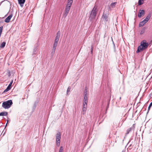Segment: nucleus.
<instances>
[{"label": "nucleus", "mask_w": 152, "mask_h": 152, "mask_svg": "<svg viewBox=\"0 0 152 152\" xmlns=\"http://www.w3.org/2000/svg\"><path fill=\"white\" fill-rule=\"evenodd\" d=\"M97 8V6L95 5L92 10L89 18V19L91 20L94 19L96 17L98 11Z\"/></svg>", "instance_id": "f03ea898"}, {"label": "nucleus", "mask_w": 152, "mask_h": 152, "mask_svg": "<svg viewBox=\"0 0 152 152\" xmlns=\"http://www.w3.org/2000/svg\"><path fill=\"white\" fill-rule=\"evenodd\" d=\"M116 4V2H113L111 4L110 6H111L113 8L115 7Z\"/></svg>", "instance_id": "5701e85b"}, {"label": "nucleus", "mask_w": 152, "mask_h": 152, "mask_svg": "<svg viewBox=\"0 0 152 152\" xmlns=\"http://www.w3.org/2000/svg\"><path fill=\"white\" fill-rule=\"evenodd\" d=\"M85 90H87V89H88V88H87V87H85Z\"/></svg>", "instance_id": "2f4dec72"}, {"label": "nucleus", "mask_w": 152, "mask_h": 152, "mask_svg": "<svg viewBox=\"0 0 152 152\" xmlns=\"http://www.w3.org/2000/svg\"><path fill=\"white\" fill-rule=\"evenodd\" d=\"M122 152H125V151L123 150Z\"/></svg>", "instance_id": "72a5a7b5"}, {"label": "nucleus", "mask_w": 152, "mask_h": 152, "mask_svg": "<svg viewBox=\"0 0 152 152\" xmlns=\"http://www.w3.org/2000/svg\"><path fill=\"white\" fill-rule=\"evenodd\" d=\"M102 18L105 21L107 22L108 20V14L104 13V12L102 16Z\"/></svg>", "instance_id": "9d476101"}, {"label": "nucleus", "mask_w": 152, "mask_h": 152, "mask_svg": "<svg viewBox=\"0 0 152 152\" xmlns=\"http://www.w3.org/2000/svg\"><path fill=\"white\" fill-rule=\"evenodd\" d=\"M6 44V42H2V43L1 44L0 48H4Z\"/></svg>", "instance_id": "aec40b11"}, {"label": "nucleus", "mask_w": 152, "mask_h": 152, "mask_svg": "<svg viewBox=\"0 0 152 152\" xmlns=\"http://www.w3.org/2000/svg\"><path fill=\"white\" fill-rule=\"evenodd\" d=\"M88 94L84 95L83 102H88Z\"/></svg>", "instance_id": "f3484780"}, {"label": "nucleus", "mask_w": 152, "mask_h": 152, "mask_svg": "<svg viewBox=\"0 0 152 152\" xmlns=\"http://www.w3.org/2000/svg\"><path fill=\"white\" fill-rule=\"evenodd\" d=\"M8 113L6 112H2L0 113V116H6L7 115Z\"/></svg>", "instance_id": "a211bd4d"}, {"label": "nucleus", "mask_w": 152, "mask_h": 152, "mask_svg": "<svg viewBox=\"0 0 152 152\" xmlns=\"http://www.w3.org/2000/svg\"><path fill=\"white\" fill-rule=\"evenodd\" d=\"M13 16L12 14L10 15L7 18H6L4 20V21L6 23H9L10 21L11 18Z\"/></svg>", "instance_id": "ddd939ff"}, {"label": "nucleus", "mask_w": 152, "mask_h": 152, "mask_svg": "<svg viewBox=\"0 0 152 152\" xmlns=\"http://www.w3.org/2000/svg\"><path fill=\"white\" fill-rule=\"evenodd\" d=\"M60 31H59L57 33L54 42L58 43L60 37Z\"/></svg>", "instance_id": "0eeeda50"}, {"label": "nucleus", "mask_w": 152, "mask_h": 152, "mask_svg": "<svg viewBox=\"0 0 152 152\" xmlns=\"http://www.w3.org/2000/svg\"><path fill=\"white\" fill-rule=\"evenodd\" d=\"M61 139V134L60 132L57 133L56 137V144L58 146L60 145Z\"/></svg>", "instance_id": "39448f33"}, {"label": "nucleus", "mask_w": 152, "mask_h": 152, "mask_svg": "<svg viewBox=\"0 0 152 152\" xmlns=\"http://www.w3.org/2000/svg\"><path fill=\"white\" fill-rule=\"evenodd\" d=\"M13 83V81L12 80V81L10 83L9 85L8 86H7V88L6 89H5L4 91V92L5 93L7 92V91H8L9 90H10L11 88V86H12V85Z\"/></svg>", "instance_id": "9b49d317"}, {"label": "nucleus", "mask_w": 152, "mask_h": 152, "mask_svg": "<svg viewBox=\"0 0 152 152\" xmlns=\"http://www.w3.org/2000/svg\"><path fill=\"white\" fill-rule=\"evenodd\" d=\"M85 92H88L87 90H86L85 89L84 91Z\"/></svg>", "instance_id": "473e14b6"}, {"label": "nucleus", "mask_w": 152, "mask_h": 152, "mask_svg": "<svg viewBox=\"0 0 152 152\" xmlns=\"http://www.w3.org/2000/svg\"><path fill=\"white\" fill-rule=\"evenodd\" d=\"M144 21L146 22L147 23L149 20L147 19L146 18L144 20Z\"/></svg>", "instance_id": "c85d7f7f"}, {"label": "nucleus", "mask_w": 152, "mask_h": 152, "mask_svg": "<svg viewBox=\"0 0 152 152\" xmlns=\"http://www.w3.org/2000/svg\"><path fill=\"white\" fill-rule=\"evenodd\" d=\"M146 28V27H143L140 31V34L142 35L145 32Z\"/></svg>", "instance_id": "4468645a"}, {"label": "nucleus", "mask_w": 152, "mask_h": 152, "mask_svg": "<svg viewBox=\"0 0 152 152\" xmlns=\"http://www.w3.org/2000/svg\"><path fill=\"white\" fill-rule=\"evenodd\" d=\"M151 13H149L147 15V17H146V18L148 19L149 20V19H150L151 17Z\"/></svg>", "instance_id": "4be33fe9"}, {"label": "nucleus", "mask_w": 152, "mask_h": 152, "mask_svg": "<svg viewBox=\"0 0 152 152\" xmlns=\"http://www.w3.org/2000/svg\"><path fill=\"white\" fill-rule=\"evenodd\" d=\"M63 148L62 146H61L59 151V152H63Z\"/></svg>", "instance_id": "a878e982"}, {"label": "nucleus", "mask_w": 152, "mask_h": 152, "mask_svg": "<svg viewBox=\"0 0 152 152\" xmlns=\"http://www.w3.org/2000/svg\"><path fill=\"white\" fill-rule=\"evenodd\" d=\"M70 87H68L67 91V94H68V92H69L70 91Z\"/></svg>", "instance_id": "cd10ccee"}, {"label": "nucleus", "mask_w": 152, "mask_h": 152, "mask_svg": "<svg viewBox=\"0 0 152 152\" xmlns=\"http://www.w3.org/2000/svg\"><path fill=\"white\" fill-rule=\"evenodd\" d=\"M88 102H83V107L82 108V111L81 112V113L84 115L86 111L87 107V103Z\"/></svg>", "instance_id": "423d86ee"}, {"label": "nucleus", "mask_w": 152, "mask_h": 152, "mask_svg": "<svg viewBox=\"0 0 152 152\" xmlns=\"http://www.w3.org/2000/svg\"><path fill=\"white\" fill-rule=\"evenodd\" d=\"M93 47L92 46H91V54H92V52H93Z\"/></svg>", "instance_id": "c756f323"}, {"label": "nucleus", "mask_w": 152, "mask_h": 152, "mask_svg": "<svg viewBox=\"0 0 152 152\" xmlns=\"http://www.w3.org/2000/svg\"><path fill=\"white\" fill-rule=\"evenodd\" d=\"M19 4L21 6H23V4H24L25 1V0H18Z\"/></svg>", "instance_id": "2eb2a0df"}, {"label": "nucleus", "mask_w": 152, "mask_h": 152, "mask_svg": "<svg viewBox=\"0 0 152 152\" xmlns=\"http://www.w3.org/2000/svg\"><path fill=\"white\" fill-rule=\"evenodd\" d=\"M134 125V124L131 127H130L127 129L126 131V134H128L130 131H131L132 130H134V129L135 128Z\"/></svg>", "instance_id": "f8f14e48"}, {"label": "nucleus", "mask_w": 152, "mask_h": 152, "mask_svg": "<svg viewBox=\"0 0 152 152\" xmlns=\"http://www.w3.org/2000/svg\"><path fill=\"white\" fill-rule=\"evenodd\" d=\"M63 148L62 146H61L59 151V152H63Z\"/></svg>", "instance_id": "393cba45"}, {"label": "nucleus", "mask_w": 152, "mask_h": 152, "mask_svg": "<svg viewBox=\"0 0 152 152\" xmlns=\"http://www.w3.org/2000/svg\"><path fill=\"white\" fill-rule=\"evenodd\" d=\"M149 44L146 40H143L140 42V45L137 48L136 51L137 53L142 51L146 50L148 48Z\"/></svg>", "instance_id": "f257e3e1"}, {"label": "nucleus", "mask_w": 152, "mask_h": 152, "mask_svg": "<svg viewBox=\"0 0 152 152\" xmlns=\"http://www.w3.org/2000/svg\"><path fill=\"white\" fill-rule=\"evenodd\" d=\"M151 13H149L147 15V17H146V18L148 19L149 20V19H150L151 17Z\"/></svg>", "instance_id": "412c9836"}, {"label": "nucleus", "mask_w": 152, "mask_h": 152, "mask_svg": "<svg viewBox=\"0 0 152 152\" xmlns=\"http://www.w3.org/2000/svg\"><path fill=\"white\" fill-rule=\"evenodd\" d=\"M152 105V102L150 104L148 107V112L147 113H148L149 112V111L150 110V108L151 107Z\"/></svg>", "instance_id": "b1692460"}, {"label": "nucleus", "mask_w": 152, "mask_h": 152, "mask_svg": "<svg viewBox=\"0 0 152 152\" xmlns=\"http://www.w3.org/2000/svg\"><path fill=\"white\" fill-rule=\"evenodd\" d=\"M88 94V92L84 91V95Z\"/></svg>", "instance_id": "7c9ffc66"}, {"label": "nucleus", "mask_w": 152, "mask_h": 152, "mask_svg": "<svg viewBox=\"0 0 152 152\" xmlns=\"http://www.w3.org/2000/svg\"><path fill=\"white\" fill-rule=\"evenodd\" d=\"M72 4H70L68 3L67 4L65 10L64 12V15L66 17L69 13L70 9L71 8V7Z\"/></svg>", "instance_id": "20e7f679"}, {"label": "nucleus", "mask_w": 152, "mask_h": 152, "mask_svg": "<svg viewBox=\"0 0 152 152\" xmlns=\"http://www.w3.org/2000/svg\"><path fill=\"white\" fill-rule=\"evenodd\" d=\"M144 2V0H139L138 2V4L139 5H141Z\"/></svg>", "instance_id": "6ab92c4d"}, {"label": "nucleus", "mask_w": 152, "mask_h": 152, "mask_svg": "<svg viewBox=\"0 0 152 152\" xmlns=\"http://www.w3.org/2000/svg\"><path fill=\"white\" fill-rule=\"evenodd\" d=\"M145 14V11L144 10H140L139 12L138 16V17L140 18L142 16L144 15Z\"/></svg>", "instance_id": "1a4fd4ad"}, {"label": "nucleus", "mask_w": 152, "mask_h": 152, "mask_svg": "<svg viewBox=\"0 0 152 152\" xmlns=\"http://www.w3.org/2000/svg\"><path fill=\"white\" fill-rule=\"evenodd\" d=\"M3 2H1L0 3V5H1V3H2Z\"/></svg>", "instance_id": "f704fd0d"}, {"label": "nucleus", "mask_w": 152, "mask_h": 152, "mask_svg": "<svg viewBox=\"0 0 152 152\" xmlns=\"http://www.w3.org/2000/svg\"><path fill=\"white\" fill-rule=\"evenodd\" d=\"M121 99V97H120V99Z\"/></svg>", "instance_id": "e433bc0d"}, {"label": "nucleus", "mask_w": 152, "mask_h": 152, "mask_svg": "<svg viewBox=\"0 0 152 152\" xmlns=\"http://www.w3.org/2000/svg\"><path fill=\"white\" fill-rule=\"evenodd\" d=\"M146 23V22L144 21V20H143V21L140 22L139 25V26L140 27L142 26Z\"/></svg>", "instance_id": "dca6fc26"}, {"label": "nucleus", "mask_w": 152, "mask_h": 152, "mask_svg": "<svg viewBox=\"0 0 152 152\" xmlns=\"http://www.w3.org/2000/svg\"><path fill=\"white\" fill-rule=\"evenodd\" d=\"M12 104V100H10L4 102L2 104V107L5 109L9 108Z\"/></svg>", "instance_id": "7ed1b4c3"}, {"label": "nucleus", "mask_w": 152, "mask_h": 152, "mask_svg": "<svg viewBox=\"0 0 152 152\" xmlns=\"http://www.w3.org/2000/svg\"><path fill=\"white\" fill-rule=\"evenodd\" d=\"M8 122V120H7V122ZM7 124V123L6 125Z\"/></svg>", "instance_id": "c9c22d12"}, {"label": "nucleus", "mask_w": 152, "mask_h": 152, "mask_svg": "<svg viewBox=\"0 0 152 152\" xmlns=\"http://www.w3.org/2000/svg\"><path fill=\"white\" fill-rule=\"evenodd\" d=\"M73 2V0H68L67 3L70 4H72Z\"/></svg>", "instance_id": "bb28decb"}, {"label": "nucleus", "mask_w": 152, "mask_h": 152, "mask_svg": "<svg viewBox=\"0 0 152 152\" xmlns=\"http://www.w3.org/2000/svg\"><path fill=\"white\" fill-rule=\"evenodd\" d=\"M58 43L54 42L53 46V48L52 49V51L51 52V54L52 55L54 54L55 52V50L56 49V48L57 45Z\"/></svg>", "instance_id": "6e6552de"}]
</instances>
